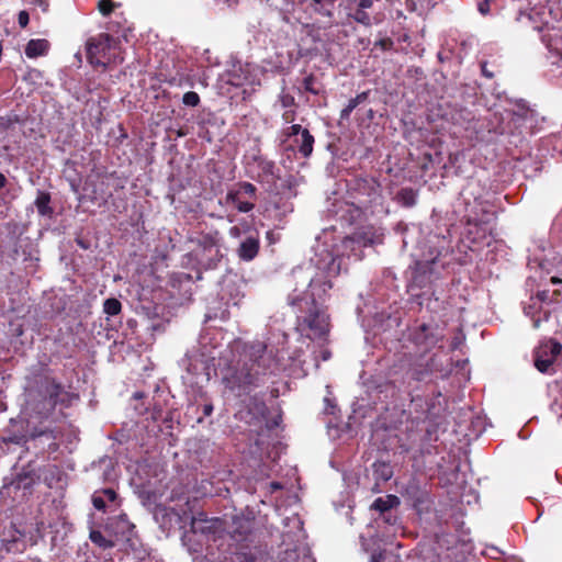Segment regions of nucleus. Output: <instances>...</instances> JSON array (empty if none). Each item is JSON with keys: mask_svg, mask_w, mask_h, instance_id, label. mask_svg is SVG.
<instances>
[{"mask_svg": "<svg viewBox=\"0 0 562 562\" xmlns=\"http://www.w3.org/2000/svg\"><path fill=\"white\" fill-rule=\"evenodd\" d=\"M304 127H302L300 124H292L291 126L283 130V135L288 138L297 137L303 134Z\"/></svg>", "mask_w": 562, "mask_h": 562, "instance_id": "c9c22d12", "label": "nucleus"}, {"mask_svg": "<svg viewBox=\"0 0 562 562\" xmlns=\"http://www.w3.org/2000/svg\"><path fill=\"white\" fill-rule=\"evenodd\" d=\"M254 525V517L235 515L232 517V521L228 526V533L234 541L243 543L247 541L252 533Z\"/></svg>", "mask_w": 562, "mask_h": 562, "instance_id": "2eb2a0df", "label": "nucleus"}, {"mask_svg": "<svg viewBox=\"0 0 562 562\" xmlns=\"http://www.w3.org/2000/svg\"><path fill=\"white\" fill-rule=\"evenodd\" d=\"M394 42L391 37H383L374 42V47L380 48L382 52L391 50Z\"/></svg>", "mask_w": 562, "mask_h": 562, "instance_id": "4c0bfd02", "label": "nucleus"}, {"mask_svg": "<svg viewBox=\"0 0 562 562\" xmlns=\"http://www.w3.org/2000/svg\"><path fill=\"white\" fill-rule=\"evenodd\" d=\"M464 339H465V337H464V335H463L462 330H458V331L454 334V336L452 337V339H451V342H450V349H451V350H457V349H459V348L463 345Z\"/></svg>", "mask_w": 562, "mask_h": 562, "instance_id": "a19ab883", "label": "nucleus"}, {"mask_svg": "<svg viewBox=\"0 0 562 562\" xmlns=\"http://www.w3.org/2000/svg\"><path fill=\"white\" fill-rule=\"evenodd\" d=\"M400 498L396 495L389 494L385 497H378L371 505V509L378 510L381 515H385L400 505Z\"/></svg>", "mask_w": 562, "mask_h": 562, "instance_id": "5701e85b", "label": "nucleus"}, {"mask_svg": "<svg viewBox=\"0 0 562 562\" xmlns=\"http://www.w3.org/2000/svg\"><path fill=\"white\" fill-rule=\"evenodd\" d=\"M89 539L93 544L103 550L111 549L115 546L114 541L105 538L100 530H91L89 533Z\"/></svg>", "mask_w": 562, "mask_h": 562, "instance_id": "c756f323", "label": "nucleus"}, {"mask_svg": "<svg viewBox=\"0 0 562 562\" xmlns=\"http://www.w3.org/2000/svg\"><path fill=\"white\" fill-rule=\"evenodd\" d=\"M548 48L547 76L562 87V32L552 30L551 33L543 36Z\"/></svg>", "mask_w": 562, "mask_h": 562, "instance_id": "0eeeda50", "label": "nucleus"}, {"mask_svg": "<svg viewBox=\"0 0 562 562\" xmlns=\"http://www.w3.org/2000/svg\"><path fill=\"white\" fill-rule=\"evenodd\" d=\"M373 474L376 480H381L383 482L389 481L393 476V469L390 463L384 461H375L372 464Z\"/></svg>", "mask_w": 562, "mask_h": 562, "instance_id": "a878e982", "label": "nucleus"}, {"mask_svg": "<svg viewBox=\"0 0 562 562\" xmlns=\"http://www.w3.org/2000/svg\"><path fill=\"white\" fill-rule=\"evenodd\" d=\"M477 10L483 15L487 14L490 12V0H482L477 3Z\"/></svg>", "mask_w": 562, "mask_h": 562, "instance_id": "8fccbe9b", "label": "nucleus"}, {"mask_svg": "<svg viewBox=\"0 0 562 562\" xmlns=\"http://www.w3.org/2000/svg\"><path fill=\"white\" fill-rule=\"evenodd\" d=\"M425 405L427 407L426 411L424 412V419L435 422L440 415V402L436 403V398L432 397L430 400H426Z\"/></svg>", "mask_w": 562, "mask_h": 562, "instance_id": "c85d7f7f", "label": "nucleus"}, {"mask_svg": "<svg viewBox=\"0 0 562 562\" xmlns=\"http://www.w3.org/2000/svg\"><path fill=\"white\" fill-rule=\"evenodd\" d=\"M56 439V431L49 427H34L26 435V441L33 442L34 447H38L37 442L43 445L47 443L48 453H54L59 449V445L57 443Z\"/></svg>", "mask_w": 562, "mask_h": 562, "instance_id": "a211bd4d", "label": "nucleus"}, {"mask_svg": "<svg viewBox=\"0 0 562 562\" xmlns=\"http://www.w3.org/2000/svg\"><path fill=\"white\" fill-rule=\"evenodd\" d=\"M435 260L417 262L413 274V283L418 288H424L427 283V273H431Z\"/></svg>", "mask_w": 562, "mask_h": 562, "instance_id": "4be33fe9", "label": "nucleus"}, {"mask_svg": "<svg viewBox=\"0 0 562 562\" xmlns=\"http://www.w3.org/2000/svg\"><path fill=\"white\" fill-rule=\"evenodd\" d=\"M87 59L94 68H101L103 71L111 65H119L124 60L120 43L108 33L88 40Z\"/></svg>", "mask_w": 562, "mask_h": 562, "instance_id": "20e7f679", "label": "nucleus"}, {"mask_svg": "<svg viewBox=\"0 0 562 562\" xmlns=\"http://www.w3.org/2000/svg\"><path fill=\"white\" fill-rule=\"evenodd\" d=\"M92 504H93L95 509L101 510V512H105L106 504H105V499L102 496L100 490L95 491L93 493V495H92Z\"/></svg>", "mask_w": 562, "mask_h": 562, "instance_id": "e433bc0d", "label": "nucleus"}, {"mask_svg": "<svg viewBox=\"0 0 562 562\" xmlns=\"http://www.w3.org/2000/svg\"><path fill=\"white\" fill-rule=\"evenodd\" d=\"M552 149L562 155V126L552 137Z\"/></svg>", "mask_w": 562, "mask_h": 562, "instance_id": "79ce46f5", "label": "nucleus"}, {"mask_svg": "<svg viewBox=\"0 0 562 562\" xmlns=\"http://www.w3.org/2000/svg\"><path fill=\"white\" fill-rule=\"evenodd\" d=\"M383 520L389 525H395L397 521V516L393 515L392 512L386 513L385 515H381Z\"/></svg>", "mask_w": 562, "mask_h": 562, "instance_id": "3c124183", "label": "nucleus"}, {"mask_svg": "<svg viewBox=\"0 0 562 562\" xmlns=\"http://www.w3.org/2000/svg\"><path fill=\"white\" fill-rule=\"evenodd\" d=\"M357 189L359 192L366 194L364 199H359V205L351 204L350 221H357L363 214V209H367L381 196L380 184L373 179H360L357 181Z\"/></svg>", "mask_w": 562, "mask_h": 562, "instance_id": "9b49d317", "label": "nucleus"}, {"mask_svg": "<svg viewBox=\"0 0 562 562\" xmlns=\"http://www.w3.org/2000/svg\"><path fill=\"white\" fill-rule=\"evenodd\" d=\"M30 22V15L29 12L25 10H22L18 14V23L22 29H25Z\"/></svg>", "mask_w": 562, "mask_h": 562, "instance_id": "c03bdc74", "label": "nucleus"}, {"mask_svg": "<svg viewBox=\"0 0 562 562\" xmlns=\"http://www.w3.org/2000/svg\"><path fill=\"white\" fill-rule=\"evenodd\" d=\"M49 43L47 40L37 38L31 40L25 46V55L29 58H36L43 56L48 52Z\"/></svg>", "mask_w": 562, "mask_h": 562, "instance_id": "b1692460", "label": "nucleus"}, {"mask_svg": "<svg viewBox=\"0 0 562 562\" xmlns=\"http://www.w3.org/2000/svg\"><path fill=\"white\" fill-rule=\"evenodd\" d=\"M397 202L405 207H412L416 204L417 192L413 188H403L397 193Z\"/></svg>", "mask_w": 562, "mask_h": 562, "instance_id": "cd10ccee", "label": "nucleus"}, {"mask_svg": "<svg viewBox=\"0 0 562 562\" xmlns=\"http://www.w3.org/2000/svg\"><path fill=\"white\" fill-rule=\"evenodd\" d=\"M562 352V345L555 339L542 341L535 350V367L544 374L557 372L558 358Z\"/></svg>", "mask_w": 562, "mask_h": 562, "instance_id": "1a4fd4ad", "label": "nucleus"}, {"mask_svg": "<svg viewBox=\"0 0 562 562\" xmlns=\"http://www.w3.org/2000/svg\"><path fill=\"white\" fill-rule=\"evenodd\" d=\"M442 339L443 335L434 323L416 322L407 328V340L423 353L431 351Z\"/></svg>", "mask_w": 562, "mask_h": 562, "instance_id": "423d86ee", "label": "nucleus"}, {"mask_svg": "<svg viewBox=\"0 0 562 562\" xmlns=\"http://www.w3.org/2000/svg\"><path fill=\"white\" fill-rule=\"evenodd\" d=\"M524 313L526 316L532 319L533 328H539L542 322H548L550 317L549 311H542V305L533 297H530V302L524 306Z\"/></svg>", "mask_w": 562, "mask_h": 562, "instance_id": "412c9836", "label": "nucleus"}, {"mask_svg": "<svg viewBox=\"0 0 562 562\" xmlns=\"http://www.w3.org/2000/svg\"><path fill=\"white\" fill-rule=\"evenodd\" d=\"M535 299L542 305L543 303H551L549 291L543 290L539 291Z\"/></svg>", "mask_w": 562, "mask_h": 562, "instance_id": "09e8293b", "label": "nucleus"}, {"mask_svg": "<svg viewBox=\"0 0 562 562\" xmlns=\"http://www.w3.org/2000/svg\"><path fill=\"white\" fill-rule=\"evenodd\" d=\"M551 282L557 284V283H560L561 280L559 278L553 277V278H551Z\"/></svg>", "mask_w": 562, "mask_h": 562, "instance_id": "338daca9", "label": "nucleus"}, {"mask_svg": "<svg viewBox=\"0 0 562 562\" xmlns=\"http://www.w3.org/2000/svg\"><path fill=\"white\" fill-rule=\"evenodd\" d=\"M35 3L42 8V10L44 12H47L48 11V7H49V2L48 0H35Z\"/></svg>", "mask_w": 562, "mask_h": 562, "instance_id": "864d4df0", "label": "nucleus"}, {"mask_svg": "<svg viewBox=\"0 0 562 562\" xmlns=\"http://www.w3.org/2000/svg\"><path fill=\"white\" fill-rule=\"evenodd\" d=\"M7 179L3 173L0 172V190L5 186Z\"/></svg>", "mask_w": 562, "mask_h": 562, "instance_id": "bf43d9fd", "label": "nucleus"}, {"mask_svg": "<svg viewBox=\"0 0 562 562\" xmlns=\"http://www.w3.org/2000/svg\"><path fill=\"white\" fill-rule=\"evenodd\" d=\"M256 199L257 188L250 182L243 181L228 189L224 204L234 205L240 213H248L255 209Z\"/></svg>", "mask_w": 562, "mask_h": 562, "instance_id": "6e6552de", "label": "nucleus"}, {"mask_svg": "<svg viewBox=\"0 0 562 562\" xmlns=\"http://www.w3.org/2000/svg\"><path fill=\"white\" fill-rule=\"evenodd\" d=\"M411 402H412V405H413L415 412H420L424 415V412L426 411V409H424V404H425L426 400H424L419 395H416V396L412 397Z\"/></svg>", "mask_w": 562, "mask_h": 562, "instance_id": "37998d69", "label": "nucleus"}, {"mask_svg": "<svg viewBox=\"0 0 562 562\" xmlns=\"http://www.w3.org/2000/svg\"><path fill=\"white\" fill-rule=\"evenodd\" d=\"M371 560H372V562H379V558H376V555H374V554L371 557Z\"/></svg>", "mask_w": 562, "mask_h": 562, "instance_id": "774afa93", "label": "nucleus"}, {"mask_svg": "<svg viewBox=\"0 0 562 562\" xmlns=\"http://www.w3.org/2000/svg\"><path fill=\"white\" fill-rule=\"evenodd\" d=\"M115 7L116 4L112 0H99L98 2V10L104 16L110 15Z\"/></svg>", "mask_w": 562, "mask_h": 562, "instance_id": "473e14b6", "label": "nucleus"}, {"mask_svg": "<svg viewBox=\"0 0 562 562\" xmlns=\"http://www.w3.org/2000/svg\"><path fill=\"white\" fill-rule=\"evenodd\" d=\"M294 147L288 149L295 150L302 158H310L314 150L315 137L308 130H304L303 134L293 139Z\"/></svg>", "mask_w": 562, "mask_h": 562, "instance_id": "aec40b11", "label": "nucleus"}, {"mask_svg": "<svg viewBox=\"0 0 562 562\" xmlns=\"http://www.w3.org/2000/svg\"><path fill=\"white\" fill-rule=\"evenodd\" d=\"M279 102L281 103L282 108L285 109H294L296 105L294 97L290 93H281L279 95Z\"/></svg>", "mask_w": 562, "mask_h": 562, "instance_id": "58836bf2", "label": "nucleus"}, {"mask_svg": "<svg viewBox=\"0 0 562 562\" xmlns=\"http://www.w3.org/2000/svg\"><path fill=\"white\" fill-rule=\"evenodd\" d=\"M24 533L11 525L9 529L3 532L1 539V550L5 553H21L25 550V543L23 541Z\"/></svg>", "mask_w": 562, "mask_h": 562, "instance_id": "6ab92c4d", "label": "nucleus"}, {"mask_svg": "<svg viewBox=\"0 0 562 562\" xmlns=\"http://www.w3.org/2000/svg\"><path fill=\"white\" fill-rule=\"evenodd\" d=\"M493 550L494 552H496L498 555H504V552L502 550H499L498 548H496L495 546L493 547Z\"/></svg>", "mask_w": 562, "mask_h": 562, "instance_id": "0e129e2a", "label": "nucleus"}, {"mask_svg": "<svg viewBox=\"0 0 562 562\" xmlns=\"http://www.w3.org/2000/svg\"><path fill=\"white\" fill-rule=\"evenodd\" d=\"M522 162L519 158L499 159L494 166V183L506 186L513 181L518 166Z\"/></svg>", "mask_w": 562, "mask_h": 562, "instance_id": "f3484780", "label": "nucleus"}, {"mask_svg": "<svg viewBox=\"0 0 562 562\" xmlns=\"http://www.w3.org/2000/svg\"><path fill=\"white\" fill-rule=\"evenodd\" d=\"M247 225H249L247 222H245V224L243 226H238V225H235V226H232L228 231V234L231 237L233 238H240L244 234H249V232L247 231Z\"/></svg>", "mask_w": 562, "mask_h": 562, "instance_id": "ea45409f", "label": "nucleus"}, {"mask_svg": "<svg viewBox=\"0 0 562 562\" xmlns=\"http://www.w3.org/2000/svg\"><path fill=\"white\" fill-rule=\"evenodd\" d=\"M435 356H411L407 373L411 379L417 382L425 381L434 372Z\"/></svg>", "mask_w": 562, "mask_h": 562, "instance_id": "4468645a", "label": "nucleus"}, {"mask_svg": "<svg viewBox=\"0 0 562 562\" xmlns=\"http://www.w3.org/2000/svg\"><path fill=\"white\" fill-rule=\"evenodd\" d=\"M553 227L554 228L562 227V211L555 217V220L553 222Z\"/></svg>", "mask_w": 562, "mask_h": 562, "instance_id": "13d9d810", "label": "nucleus"}, {"mask_svg": "<svg viewBox=\"0 0 562 562\" xmlns=\"http://www.w3.org/2000/svg\"><path fill=\"white\" fill-rule=\"evenodd\" d=\"M279 371V361L272 349L260 340L239 341L234 347V358L222 371L225 390L236 397L250 396L255 411L262 414L266 404L252 394Z\"/></svg>", "mask_w": 562, "mask_h": 562, "instance_id": "f257e3e1", "label": "nucleus"}, {"mask_svg": "<svg viewBox=\"0 0 562 562\" xmlns=\"http://www.w3.org/2000/svg\"><path fill=\"white\" fill-rule=\"evenodd\" d=\"M369 93L370 91L358 93L355 98L349 100L347 106L353 111L359 104L363 103L368 99Z\"/></svg>", "mask_w": 562, "mask_h": 562, "instance_id": "f704fd0d", "label": "nucleus"}, {"mask_svg": "<svg viewBox=\"0 0 562 562\" xmlns=\"http://www.w3.org/2000/svg\"><path fill=\"white\" fill-rule=\"evenodd\" d=\"M351 110L346 105L341 111H340V120H348L350 117V114H351Z\"/></svg>", "mask_w": 562, "mask_h": 562, "instance_id": "603ef678", "label": "nucleus"}, {"mask_svg": "<svg viewBox=\"0 0 562 562\" xmlns=\"http://www.w3.org/2000/svg\"><path fill=\"white\" fill-rule=\"evenodd\" d=\"M481 68H482V74L486 77V78H492V71H490L487 69V61H483L481 64Z\"/></svg>", "mask_w": 562, "mask_h": 562, "instance_id": "6e6d98bb", "label": "nucleus"}, {"mask_svg": "<svg viewBox=\"0 0 562 562\" xmlns=\"http://www.w3.org/2000/svg\"><path fill=\"white\" fill-rule=\"evenodd\" d=\"M182 102L187 106H196L200 103V95L194 91H188L183 94Z\"/></svg>", "mask_w": 562, "mask_h": 562, "instance_id": "72a5a7b5", "label": "nucleus"}, {"mask_svg": "<svg viewBox=\"0 0 562 562\" xmlns=\"http://www.w3.org/2000/svg\"><path fill=\"white\" fill-rule=\"evenodd\" d=\"M202 245L205 249L210 248V247L217 246V239L210 234L204 235L203 239H202Z\"/></svg>", "mask_w": 562, "mask_h": 562, "instance_id": "de8ad7c7", "label": "nucleus"}, {"mask_svg": "<svg viewBox=\"0 0 562 562\" xmlns=\"http://www.w3.org/2000/svg\"><path fill=\"white\" fill-rule=\"evenodd\" d=\"M383 241V234L379 232L373 225H366L357 228L350 236L342 239V246L355 250L381 244Z\"/></svg>", "mask_w": 562, "mask_h": 562, "instance_id": "f8f14e48", "label": "nucleus"}, {"mask_svg": "<svg viewBox=\"0 0 562 562\" xmlns=\"http://www.w3.org/2000/svg\"><path fill=\"white\" fill-rule=\"evenodd\" d=\"M213 409H214V408H213V405H212V404H205V405L203 406V415H204V416H211V415H212V413H213Z\"/></svg>", "mask_w": 562, "mask_h": 562, "instance_id": "4d7b16f0", "label": "nucleus"}, {"mask_svg": "<svg viewBox=\"0 0 562 562\" xmlns=\"http://www.w3.org/2000/svg\"><path fill=\"white\" fill-rule=\"evenodd\" d=\"M270 393H271L272 397H278L279 396V390L278 389H272Z\"/></svg>", "mask_w": 562, "mask_h": 562, "instance_id": "e2e57ef3", "label": "nucleus"}, {"mask_svg": "<svg viewBox=\"0 0 562 562\" xmlns=\"http://www.w3.org/2000/svg\"><path fill=\"white\" fill-rule=\"evenodd\" d=\"M550 407L558 418L562 420V378L554 383V395Z\"/></svg>", "mask_w": 562, "mask_h": 562, "instance_id": "bb28decb", "label": "nucleus"}, {"mask_svg": "<svg viewBox=\"0 0 562 562\" xmlns=\"http://www.w3.org/2000/svg\"><path fill=\"white\" fill-rule=\"evenodd\" d=\"M247 231L249 234L245 237V239L240 243L237 255L243 261H251L254 260L260 249V236L259 232L255 228H251L250 225H247Z\"/></svg>", "mask_w": 562, "mask_h": 562, "instance_id": "dca6fc26", "label": "nucleus"}, {"mask_svg": "<svg viewBox=\"0 0 562 562\" xmlns=\"http://www.w3.org/2000/svg\"><path fill=\"white\" fill-rule=\"evenodd\" d=\"M299 327L303 330L305 328L312 331L307 335L308 338H324L328 335L330 329L329 316L318 307L315 299H312V306L306 316L299 318Z\"/></svg>", "mask_w": 562, "mask_h": 562, "instance_id": "9d476101", "label": "nucleus"}, {"mask_svg": "<svg viewBox=\"0 0 562 562\" xmlns=\"http://www.w3.org/2000/svg\"><path fill=\"white\" fill-rule=\"evenodd\" d=\"M50 194L45 191H37V196L35 199V206L40 215L42 216H52L54 213L53 207L50 206Z\"/></svg>", "mask_w": 562, "mask_h": 562, "instance_id": "393cba45", "label": "nucleus"}, {"mask_svg": "<svg viewBox=\"0 0 562 562\" xmlns=\"http://www.w3.org/2000/svg\"><path fill=\"white\" fill-rule=\"evenodd\" d=\"M302 85L304 91L310 92L314 95H318L322 92L319 83L317 82V79L313 74L306 76L303 79Z\"/></svg>", "mask_w": 562, "mask_h": 562, "instance_id": "7c9ffc66", "label": "nucleus"}, {"mask_svg": "<svg viewBox=\"0 0 562 562\" xmlns=\"http://www.w3.org/2000/svg\"><path fill=\"white\" fill-rule=\"evenodd\" d=\"M544 117L522 99H513L494 87V134L508 148H517L528 135L541 128Z\"/></svg>", "mask_w": 562, "mask_h": 562, "instance_id": "f03ea898", "label": "nucleus"}, {"mask_svg": "<svg viewBox=\"0 0 562 562\" xmlns=\"http://www.w3.org/2000/svg\"><path fill=\"white\" fill-rule=\"evenodd\" d=\"M100 492L104 499L106 498L110 502H115L117 499V494L113 488H102Z\"/></svg>", "mask_w": 562, "mask_h": 562, "instance_id": "49530a36", "label": "nucleus"}, {"mask_svg": "<svg viewBox=\"0 0 562 562\" xmlns=\"http://www.w3.org/2000/svg\"><path fill=\"white\" fill-rule=\"evenodd\" d=\"M143 396H144V394H143V393H140V392H136V393L134 394V398H136V400H137V398H142Z\"/></svg>", "mask_w": 562, "mask_h": 562, "instance_id": "69168bd1", "label": "nucleus"}, {"mask_svg": "<svg viewBox=\"0 0 562 562\" xmlns=\"http://www.w3.org/2000/svg\"><path fill=\"white\" fill-rule=\"evenodd\" d=\"M279 169L276 167L274 161L269 160L262 156H255L252 164L251 178L261 183L276 184L280 179Z\"/></svg>", "mask_w": 562, "mask_h": 562, "instance_id": "ddd939ff", "label": "nucleus"}, {"mask_svg": "<svg viewBox=\"0 0 562 562\" xmlns=\"http://www.w3.org/2000/svg\"><path fill=\"white\" fill-rule=\"evenodd\" d=\"M186 135H187V132L184 130L180 128L179 131H177V136L178 137H183Z\"/></svg>", "mask_w": 562, "mask_h": 562, "instance_id": "680f3d73", "label": "nucleus"}, {"mask_svg": "<svg viewBox=\"0 0 562 562\" xmlns=\"http://www.w3.org/2000/svg\"><path fill=\"white\" fill-rule=\"evenodd\" d=\"M271 487H272L273 490H280V488L282 487V485H281L280 483H278V482H272V483H271Z\"/></svg>", "mask_w": 562, "mask_h": 562, "instance_id": "052dcab7", "label": "nucleus"}, {"mask_svg": "<svg viewBox=\"0 0 562 562\" xmlns=\"http://www.w3.org/2000/svg\"><path fill=\"white\" fill-rule=\"evenodd\" d=\"M122 304L115 297L106 299L103 303V312L109 316H115L121 313Z\"/></svg>", "mask_w": 562, "mask_h": 562, "instance_id": "2f4dec72", "label": "nucleus"}, {"mask_svg": "<svg viewBox=\"0 0 562 562\" xmlns=\"http://www.w3.org/2000/svg\"><path fill=\"white\" fill-rule=\"evenodd\" d=\"M78 400L79 394L67 390L55 376L40 374L29 387L26 405L31 416L46 420L53 417L57 407L61 412Z\"/></svg>", "mask_w": 562, "mask_h": 562, "instance_id": "7ed1b4c3", "label": "nucleus"}, {"mask_svg": "<svg viewBox=\"0 0 562 562\" xmlns=\"http://www.w3.org/2000/svg\"><path fill=\"white\" fill-rule=\"evenodd\" d=\"M296 117V111L294 109H288L282 113V120L284 123H293Z\"/></svg>", "mask_w": 562, "mask_h": 562, "instance_id": "a18cd8bd", "label": "nucleus"}, {"mask_svg": "<svg viewBox=\"0 0 562 562\" xmlns=\"http://www.w3.org/2000/svg\"><path fill=\"white\" fill-rule=\"evenodd\" d=\"M528 12L519 9L520 18L526 16L535 21L533 29L542 31V25L550 26L551 23L562 19V0H526Z\"/></svg>", "mask_w": 562, "mask_h": 562, "instance_id": "39448f33", "label": "nucleus"}, {"mask_svg": "<svg viewBox=\"0 0 562 562\" xmlns=\"http://www.w3.org/2000/svg\"><path fill=\"white\" fill-rule=\"evenodd\" d=\"M161 412H162L161 407L154 406L153 414H151L153 420H158L161 416Z\"/></svg>", "mask_w": 562, "mask_h": 562, "instance_id": "5fc2aeb1", "label": "nucleus"}]
</instances>
